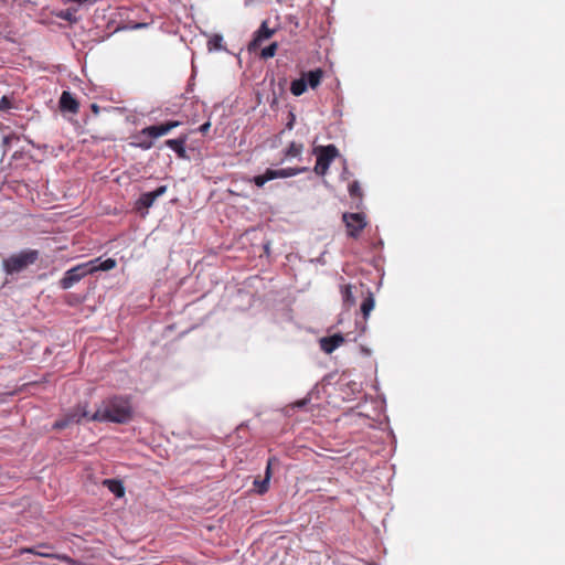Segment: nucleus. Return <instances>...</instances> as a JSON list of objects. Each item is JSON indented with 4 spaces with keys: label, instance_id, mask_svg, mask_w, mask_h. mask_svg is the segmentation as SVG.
Here are the masks:
<instances>
[{
    "label": "nucleus",
    "instance_id": "nucleus-42",
    "mask_svg": "<svg viewBox=\"0 0 565 565\" xmlns=\"http://www.w3.org/2000/svg\"><path fill=\"white\" fill-rule=\"evenodd\" d=\"M372 244H373V246H375L376 244H381V241H377L376 243L373 242Z\"/></svg>",
    "mask_w": 565,
    "mask_h": 565
},
{
    "label": "nucleus",
    "instance_id": "nucleus-2",
    "mask_svg": "<svg viewBox=\"0 0 565 565\" xmlns=\"http://www.w3.org/2000/svg\"><path fill=\"white\" fill-rule=\"evenodd\" d=\"M134 408L128 396H113L108 398L103 408H98L92 414V422H109L116 424H127L132 419Z\"/></svg>",
    "mask_w": 565,
    "mask_h": 565
},
{
    "label": "nucleus",
    "instance_id": "nucleus-23",
    "mask_svg": "<svg viewBox=\"0 0 565 565\" xmlns=\"http://www.w3.org/2000/svg\"><path fill=\"white\" fill-rule=\"evenodd\" d=\"M222 43H223V36L221 34L215 33V34L211 35L207 41V50L210 52L224 50V46Z\"/></svg>",
    "mask_w": 565,
    "mask_h": 565
},
{
    "label": "nucleus",
    "instance_id": "nucleus-25",
    "mask_svg": "<svg viewBox=\"0 0 565 565\" xmlns=\"http://www.w3.org/2000/svg\"><path fill=\"white\" fill-rule=\"evenodd\" d=\"M269 481L268 480V477H264V479L259 480V479H255L254 480V487L256 489V492L258 494H264L268 491L269 489Z\"/></svg>",
    "mask_w": 565,
    "mask_h": 565
},
{
    "label": "nucleus",
    "instance_id": "nucleus-26",
    "mask_svg": "<svg viewBox=\"0 0 565 565\" xmlns=\"http://www.w3.org/2000/svg\"><path fill=\"white\" fill-rule=\"evenodd\" d=\"M277 50H278V43L277 42H273L268 46H266V47H264L262 50L260 57L264 58V60L274 57L276 55V53H277Z\"/></svg>",
    "mask_w": 565,
    "mask_h": 565
},
{
    "label": "nucleus",
    "instance_id": "nucleus-39",
    "mask_svg": "<svg viewBox=\"0 0 565 565\" xmlns=\"http://www.w3.org/2000/svg\"><path fill=\"white\" fill-rule=\"evenodd\" d=\"M90 108L95 114H98L99 107L96 104H92Z\"/></svg>",
    "mask_w": 565,
    "mask_h": 565
},
{
    "label": "nucleus",
    "instance_id": "nucleus-28",
    "mask_svg": "<svg viewBox=\"0 0 565 565\" xmlns=\"http://www.w3.org/2000/svg\"><path fill=\"white\" fill-rule=\"evenodd\" d=\"M342 218L347 226L348 236L353 237V213L345 212Z\"/></svg>",
    "mask_w": 565,
    "mask_h": 565
},
{
    "label": "nucleus",
    "instance_id": "nucleus-27",
    "mask_svg": "<svg viewBox=\"0 0 565 565\" xmlns=\"http://www.w3.org/2000/svg\"><path fill=\"white\" fill-rule=\"evenodd\" d=\"M355 239L358 238V233L362 231L366 226L365 215L363 213L355 212Z\"/></svg>",
    "mask_w": 565,
    "mask_h": 565
},
{
    "label": "nucleus",
    "instance_id": "nucleus-9",
    "mask_svg": "<svg viewBox=\"0 0 565 565\" xmlns=\"http://www.w3.org/2000/svg\"><path fill=\"white\" fill-rule=\"evenodd\" d=\"M147 130H150L149 126L134 134L131 136L130 146L142 150H149L150 148H152L154 138Z\"/></svg>",
    "mask_w": 565,
    "mask_h": 565
},
{
    "label": "nucleus",
    "instance_id": "nucleus-30",
    "mask_svg": "<svg viewBox=\"0 0 565 565\" xmlns=\"http://www.w3.org/2000/svg\"><path fill=\"white\" fill-rule=\"evenodd\" d=\"M13 107V99L7 95L0 98V111H8Z\"/></svg>",
    "mask_w": 565,
    "mask_h": 565
},
{
    "label": "nucleus",
    "instance_id": "nucleus-37",
    "mask_svg": "<svg viewBox=\"0 0 565 565\" xmlns=\"http://www.w3.org/2000/svg\"><path fill=\"white\" fill-rule=\"evenodd\" d=\"M348 192L353 198V182L348 183Z\"/></svg>",
    "mask_w": 565,
    "mask_h": 565
},
{
    "label": "nucleus",
    "instance_id": "nucleus-29",
    "mask_svg": "<svg viewBox=\"0 0 565 565\" xmlns=\"http://www.w3.org/2000/svg\"><path fill=\"white\" fill-rule=\"evenodd\" d=\"M75 12H76V10H74V9H66V10H62L61 12H58L57 17L65 21L73 23V22L77 21V18L75 17Z\"/></svg>",
    "mask_w": 565,
    "mask_h": 565
},
{
    "label": "nucleus",
    "instance_id": "nucleus-34",
    "mask_svg": "<svg viewBox=\"0 0 565 565\" xmlns=\"http://www.w3.org/2000/svg\"><path fill=\"white\" fill-rule=\"evenodd\" d=\"M343 299H344V302H350L351 300V285H347L344 287V291H343Z\"/></svg>",
    "mask_w": 565,
    "mask_h": 565
},
{
    "label": "nucleus",
    "instance_id": "nucleus-33",
    "mask_svg": "<svg viewBox=\"0 0 565 565\" xmlns=\"http://www.w3.org/2000/svg\"><path fill=\"white\" fill-rule=\"evenodd\" d=\"M13 140H19V137L15 135H9L3 138V147H8Z\"/></svg>",
    "mask_w": 565,
    "mask_h": 565
},
{
    "label": "nucleus",
    "instance_id": "nucleus-14",
    "mask_svg": "<svg viewBox=\"0 0 565 565\" xmlns=\"http://www.w3.org/2000/svg\"><path fill=\"white\" fill-rule=\"evenodd\" d=\"M180 125L181 122L178 120H168L158 125L149 126L150 130L147 131L150 132L154 139H157L161 136L169 134L172 129L177 128Z\"/></svg>",
    "mask_w": 565,
    "mask_h": 565
},
{
    "label": "nucleus",
    "instance_id": "nucleus-8",
    "mask_svg": "<svg viewBox=\"0 0 565 565\" xmlns=\"http://www.w3.org/2000/svg\"><path fill=\"white\" fill-rule=\"evenodd\" d=\"M274 33L275 30L268 26V21L264 20L258 30L254 32L252 41L248 43V51L254 52L259 49L265 41L269 40L274 35Z\"/></svg>",
    "mask_w": 565,
    "mask_h": 565
},
{
    "label": "nucleus",
    "instance_id": "nucleus-36",
    "mask_svg": "<svg viewBox=\"0 0 565 565\" xmlns=\"http://www.w3.org/2000/svg\"><path fill=\"white\" fill-rule=\"evenodd\" d=\"M354 191H355V199H356V198H361V196H362L361 190H360L359 184H358V182H356V181H355V188H354Z\"/></svg>",
    "mask_w": 565,
    "mask_h": 565
},
{
    "label": "nucleus",
    "instance_id": "nucleus-19",
    "mask_svg": "<svg viewBox=\"0 0 565 565\" xmlns=\"http://www.w3.org/2000/svg\"><path fill=\"white\" fill-rule=\"evenodd\" d=\"M375 306L374 296L372 292H367V296L363 299L361 303V312L364 319H367L370 312L373 310Z\"/></svg>",
    "mask_w": 565,
    "mask_h": 565
},
{
    "label": "nucleus",
    "instance_id": "nucleus-5",
    "mask_svg": "<svg viewBox=\"0 0 565 565\" xmlns=\"http://www.w3.org/2000/svg\"><path fill=\"white\" fill-rule=\"evenodd\" d=\"M89 412L87 411V404L81 405L78 404L76 407L71 409L68 413H66L64 416L55 420L53 424V429L55 430H62L73 424H78L82 422V419L90 420Z\"/></svg>",
    "mask_w": 565,
    "mask_h": 565
},
{
    "label": "nucleus",
    "instance_id": "nucleus-13",
    "mask_svg": "<svg viewBox=\"0 0 565 565\" xmlns=\"http://www.w3.org/2000/svg\"><path fill=\"white\" fill-rule=\"evenodd\" d=\"M60 109L64 113L76 114L78 111V102L70 93L64 90L58 100Z\"/></svg>",
    "mask_w": 565,
    "mask_h": 565
},
{
    "label": "nucleus",
    "instance_id": "nucleus-10",
    "mask_svg": "<svg viewBox=\"0 0 565 565\" xmlns=\"http://www.w3.org/2000/svg\"><path fill=\"white\" fill-rule=\"evenodd\" d=\"M189 135L182 134L175 139H168L164 141V145L169 147L171 150H173L178 158L180 159H189V156L186 153L185 145L188 141Z\"/></svg>",
    "mask_w": 565,
    "mask_h": 565
},
{
    "label": "nucleus",
    "instance_id": "nucleus-35",
    "mask_svg": "<svg viewBox=\"0 0 565 565\" xmlns=\"http://www.w3.org/2000/svg\"><path fill=\"white\" fill-rule=\"evenodd\" d=\"M210 127H211V122H210V120H207L206 122H204L203 125H201V126L199 127V129H198V130H199L202 135H205V134L209 131Z\"/></svg>",
    "mask_w": 565,
    "mask_h": 565
},
{
    "label": "nucleus",
    "instance_id": "nucleus-41",
    "mask_svg": "<svg viewBox=\"0 0 565 565\" xmlns=\"http://www.w3.org/2000/svg\"><path fill=\"white\" fill-rule=\"evenodd\" d=\"M307 404V401L306 399H302L300 402L297 403V406L298 407H303L305 405Z\"/></svg>",
    "mask_w": 565,
    "mask_h": 565
},
{
    "label": "nucleus",
    "instance_id": "nucleus-20",
    "mask_svg": "<svg viewBox=\"0 0 565 565\" xmlns=\"http://www.w3.org/2000/svg\"><path fill=\"white\" fill-rule=\"evenodd\" d=\"M273 169H267L264 174L255 175L250 179L256 186L262 188L266 182L274 180Z\"/></svg>",
    "mask_w": 565,
    "mask_h": 565
},
{
    "label": "nucleus",
    "instance_id": "nucleus-11",
    "mask_svg": "<svg viewBox=\"0 0 565 565\" xmlns=\"http://www.w3.org/2000/svg\"><path fill=\"white\" fill-rule=\"evenodd\" d=\"M43 548H47L49 550V548H52V546L50 544L42 543V544H39L36 546L24 548L22 552L32 553L34 555L46 557V558L61 559V561H64L66 563L72 562V558L70 556H66V555L61 556V555H57V554H54V553L44 552V551H42Z\"/></svg>",
    "mask_w": 565,
    "mask_h": 565
},
{
    "label": "nucleus",
    "instance_id": "nucleus-31",
    "mask_svg": "<svg viewBox=\"0 0 565 565\" xmlns=\"http://www.w3.org/2000/svg\"><path fill=\"white\" fill-rule=\"evenodd\" d=\"M295 122H296V116H295V114L292 111H289V114H288V121L286 124V128L288 130H291L294 128V126H295Z\"/></svg>",
    "mask_w": 565,
    "mask_h": 565
},
{
    "label": "nucleus",
    "instance_id": "nucleus-22",
    "mask_svg": "<svg viewBox=\"0 0 565 565\" xmlns=\"http://www.w3.org/2000/svg\"><path fill=\"white\" fill-rule=\"evenodd\" d=\"M360 353L365 358V369L370 370L372 373H375L376 362L374 359L371 358V351L367 348L361 345Z\"/></svg>",
    "mask_w": 565,
    "mask_h": 565
},
{
    "label": "nucleus",
    "instance_id": "nucleus-17",
    "mask_svg": "<svg viewBox=\"0 0 565 565\" xmlns=\"http://www.w3.org/2000/svg\"><path fill=\"white\" fill-rule=\"evenodd\" d=\"M322 76H323V72L320 68H316L313 71H309L308 73H305L302 77L306 79L307 86H310L311 88H316L320 85Z\"/></svg>",
    "mask_w": 565,
    "mask_h": 565
},
{
    "label": "nucleus",
    "instance_id": "nucleus-40",
    "mask_svg": "<svg viewBox=\"0 0 565 565\" xmlns=\"http://www.w3.org/2000/svg\"><path fill=\"white\" fill-rule=\"evenodd\" d=\"M269 248H270V246H269V242H267L266 244H264V250H265V253H266L267 255L269 254Z\"/></svg>",
    "mask_w": 565,
    "mask_h": 565
},
{
    "label": "nucleus",
    "instance_id": "nucleus-6",
    "mask_svg": "<svg viewBox=\"0 0 565 565\" xmlns=\"http://www.w3.org/2000/svg\"><path fill=\"white\" fill-rule=\"evenodd\" d=\"M89 274H92V268L88 262L78 264L65 271L58 281V286L64 290L70 289Z\"/></svg>",
    "mask_w": 565,
    "mask_h": 565
},
{
    "label": "nucleus",
    "instance_id": "nucleus-1",
    "mask_svg": "<svg viewBox=\"0 0 565 565\" xmlns=\"http://www.w3.org/2000/svg\"><path fill=\"white\" fill-rule=\"evenodd\" d=\"M355 426L365 425L366 431H359V439H355V444L360 443L355 448V463L361 461L364 466L363 471L367 468L373 469L377 462L371 463L374 455H379L384 450V437L385 431L376 425L380 420L382 412V402L371 396L370 398L365 393L359 391L355 393Z\"/></svg>",
    "mask_w": 565,
    "mask_h": 565
},
{
    "label": "nucleus",
    "instance_id": "nucleus-18",
    "mask_svg": "<svg viewBox=\"0 0 565 565\" xmlns=\"http://www.w3.org/2000/svg\"><path fill=\"white\" fill-rule=\"evenodd\" d=\"M307 171V168H286V169H278V170H274L273 169V174L275 177V179H278V178H290V177H295L299 173H302Z\"/></svg>",
    "mask_w": 565,
    "mask_h": 565
},
{
    "label": "nucleus",
    "instance_id": "nucleus-38",
    "mask_svg": "<svg viewBox=\"0 0 565 565\" xmlns=\"http://www.w3.org/2000/svg\"><path fill=\"white\" fill-rule=\"evenodd\" d=\"M236 430H237V433L239 434V433H242V431L247 430V426H246V425H244V424H242V425H239V426L237 427V429H236Z\"/></svg>",
    "mask_w": 565,
    "mask_h": 565
},
{
    "label": "nucleus",
    "instance_id": "nucleus-12",
    "mask_svg": "<svg viewBox=\"0 0 565 565\" xmlns=\"http://www.w3.org/2000/svg\"><path fill=\"white\" fill-rule=\"evenodd\" d=\"M344 339L342 334L335 333L330 337H323L319 340L320 349L327 353H332L337 348L343 343Z\"/></svg>",
    "mask_w": 565,
    "mask_h": 565
},
{
    "label": "nucleus",
    "instance_id": "nucleus-21",
    "mask_svg": "<svg viewBox=\"0 0 565 565\" xmlns=\"http://www.w3.org/2000/svg\"><path fill=\"white\" fill-rule=\"evenodd\" d=\"M307 89V82L303 77L294 79L290 85V92L295 96L302 95Z\"/></svg>",
    "mask_w": 565,
    "mask_h": 565
},
{
    "label": "nucleus",
    "instance_id": "nucleus-4",
    "mask_svg": "<svg viewBox=\"0 0 565 565\" xmlns=\"http://www.w3.org/2000/svg\"><path fill=\"white\" fill-rule=\"evenodd\" d=\"M312 152L317 159L313 170L321 177L327 173L331 162L339 157V150L334 145L317 146Z\"/></svg>",
    "mask_w": 565,
    "mask_h": 565
},
{
    "label": "nucleus",
    "instance_id": "nucleus-16",
    "mask_svg": "<svg viewBox=\"0 0 565 565\" xmlns=\"http://www.w3.org/2000/svg\"><path fill=\"white\" fill-rule=\"evenodd\" d=\"M103 484L116 497L122 498L125 495V487L119 479H105Z\"/></svg>",
    "mask_w": 565,
    "mask_h": 565
},
{
    "label": "nucleus",
    "instance_id": "nucleus-7",
    "mask_svg": "<svg viewBox=\"0 0 565 565\" xmlns=\"http://www.w3.org/2000/svg\"><path fill=\"white\" fill-rule=\"evenodd\" d=\"M167 185H160L154 191L142 193L135 203L136 211L140 213H142V211L147 212L154 201L167 192Z\"/></svg>",
    "mask_w": 565,
    "mask_h": 565
},
{
    "label": "nucleus",
    "instance_id": "nucleus-15",
    "mask_svg": "<svg viewBox=\"0 0 565 565\" xmlns=\"http://www.w3.org/2000/svg\"><path fill=\"white\" fill-rule=\"evenodd\" d=\"M89 267L92 268V274L96 271H108L116 267V260L114 258H107L105 260H100V258H95L88 262Z\"/></svg>",
    "mask_w": 565,
    "mask_h": 565
},
{
    "label": "nucleus",
    "instance_id": "nucleus-24",
    "mask_svg": "<svg viewBox=\"0 0 565 565\" xmlns=\"http://www.w3.org/2000/svg\"><path fill=\"white\" fill-rule=\"evenodd\" d=\"M303 145L297 143L295 141L290 142V145L285 150V157L286 158H296L299 157L302 152Z\"/></svg>",
    "mask_w": 565,
    "mask_h": 565
},
{
    "label": "nucleus",
    "instance_id": "nucleus-3",
    "mask_svg": "<svg viewBox=\"0 0 565 565\" xmlns=\"http://www.w3.org/2000/svg\"><path fill=\"white\" fill-rule=\"evenodd\" d=\"M40 253L36 249H23L17 254L10 255L2 262L3 270L7 275H14L25 270L29 266L36 263Z\"/></svg>",
    "mask_w": 565,
    "mask_h": 565
},
{
    "label": "nucleus",
    "instance_id": "nucleus-32",
    "mask_svg": "<svg viewBox=\"0 0 565 565\" xmlns=\"http://www.w3.org/2000/svg\"><path fill=\"white\" fill-rule=\"evenodd\" d=\"M274 461H276V458H269L267 461L265 477H268V480H270V478H271V465Z\"/></svg>",
    "mask_w": 565,
    "mask_h": 565
}]
</instances>
